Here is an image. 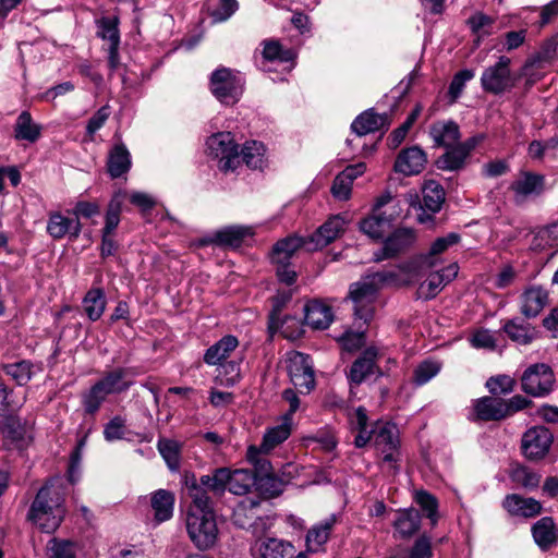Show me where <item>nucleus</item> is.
<instances>
[{
    "label": "nucleus",
    "instance_id": "1",
    "mask_svg": "<svg viewBox=\"0 0 558 558\" xmlns=\"http://www.w3.org/2000/svg\"><path fill=\"white\" fill-rule=\"evenodd\" d=\"M460 239V234L456 232L437 238L433 242L428 253L417 255L401 263L398 268L405 276L403 279H400L398 274L393 270H385L367 275L360 281L352 283L350 286L349 298L353 303L355 319L362 320L365 325L368 324L374 317V303L377 293L384 286L410 283L418 279L437 264V255L459 243Z\"/></svg>",
    "mask_w": 558,
    "mask_h": 558
},
{
    "label": "nucleus",
    "instance_id": "2",
    "mask_svg": "<svg viewBox=\"0 0 558 558\" xmlns=\"http://www.w3.org/2000/svg\"><path fill=\"white\" fill-rule=\"evenodd\" d=\"M66 513L63 494L53 485L43 486L32 506L27 518L45 533H53L62 523Z\"/></svg>",
    "mask_w": 558,
    "mask_h": 558
},
{
    "label": "nucleus",
    "instance_id": "3",
    "mask_svg": "<svg viewBox=\"0 0 558 558\" xmlns=\"http://www.w3.org/2000/svg\"><path fill=\"white\" fill-rule=\"evenodd\" d=\"M186 532L199 550L211 548L218 539L215 511L186 512Z\"/></svg>",
    "mask_w": 558,
    "mask_h": 558
},
{
    "label": "nucleus",
    "instance_id": "4",
    "mask_svg": "<svg viewBox=\"0 0 558 558\" xmlns=\"http://www.w3.org/2000/svg\"><path fill=\"white\" fill-rule=\"evenodd\" d=\"M510 65L511 59L500 56L495 64L485 68L481 76L482 89L495 96L511 92L517 85L518 77Z\"/></svg>",
    "mask_w": 558,
    "mask_h": 558
},
{
    "label": "nucleus",
    "instance_id": "5",
    "mask_svg": "<svg viewBox=\"0 0 558 558\" xmlns=\"http://www.w3.org/2000/svg\"><path fill=\"white\" fill-rule=\"evenodd\" d=\"M376 450L383 456L381 463L389 472L396 474L399 471V432L392 423H378L372 429Z\"/></svg>",
    "mask_w": 558,
    "mask_h": 558
},
{
    "label": "nucleus",
    "instance_id": "6",
    "mask_svg": "<svg viewBox=\"0 0 558 558\" xmlns=\"http://www.w3.org/2000/svg\"><path fill=\"white\" fill-rule=\"evenodd\" d=\"M243 85L244 82L239 73L228 68H219L210 76V90L225 105H233L240 99Z\"/></svg>",
    "mask_w": 558,
    "mask_h": 558
},
{
    "label": "nucleus",
    "instance_id": "7",
    "mask_svg": "<svg viewBox=\"0 0 558 558\" xmlns=\"http://www.w3.org/2000/svg\"><path fill=\"white\" fill-rule=\"evenodd\" d=\"M208 155L219 160L220 170L233 171L240 165L239 146L230 132H219L207 140Z\"/></svg>",
    "mask_w": 558,
    "mask_h": 558
},
{
    "label": "nucleus",
    "instance_id": "8",
    "mask_svg": "<svg viewBox=\"0 0 558 558\" xmlns=\"http://www.w3.org/2000/svg\"><path fill=\"white\" fill-rule=\"evenodd\" d=\"M555 376L551 368L544 363L529 366L521 376L522 390L533 397H544L554 387Z\"/></svg>",
    "mask_w": 558,
    "mask_h": 558
},
{
    "label": "nucleus",
    "instance_id": "9",
    "mask_svg": "<svg viewBox=\"0 0 558 558\" xmlns=\"http://www.w3.org/2000/svg\"><path fill=\"white\" fill-rule=\"evenodd\" d=\"M0 433L3 438V445L7 449H22L29 438L31 424L22 417L4 413L1 414Z\"/></svg>",
    "mask_w": 558,
    "mask_h": 558
},
{
    "label": "nucleus",
    "instance_id": "10",
    "mask_svg": "<svg viewBox=\"0 0 558 558\" xmlns=\"http://www.w3.org/2000/svg\"><path fill=\"white\" fill-rule=\"evenodd\" d=\"M415 232L410 228L395 230L385 241L381 248L374 252L373 260L380 263L385 259L397 257L415 242Z\"/></svg>",
    "mask_w": 558,
    "mask_h": 558
},
{
    "label": "nucleus",
    "instance_id": "11",
    "mask_svg": "<svg viewBox=\"0 0 558 558\" xmlns=\"http://www.w3.org/2000/svg\"><path fill=\"white\" fill-rule=\"evenodd\" d=\"M288 373L294 387L308 392L315 386L312 360L307 354L293 352L288 361Z\"/></svg>",
    "mask_w": 558,
    "mask_h": 558
},
{
    "label": "nucleus",
    "instance_id": "12",
    "mask_svg": "<svg viewBox=\"0 0 558 558\" xmlns=\"http://www.w3.org/2000/svg\"><path fill=\"white\" fill-rule=\"evenodd\" d=\"M553 442V434L544 426H534L526 430L522 438V451L530 460L545 457Z\"/></svg>",
    "mask_w": 558,
    "mask_h": 558
},
{
    "label": "nucleus",
    "instance_id": "13",
    "mask_svg": "<svg viewBox=\"0 0 558 558\" xmlns=\"http://www.w3.org/2000/svg\"><path fill=\"white\" fill-rule=\"evenodd\" d=\"M347 220L341 215L329 217L313 234L307 236L308 252L322 250L344 232Z\"/></svg>",
    "mask_w": 558,
    "mask_h": 558
},
{
    "label": "nucleus",
    "instance_id": "14",
    "mask_svg": "<svg viewBox=\"0 0 558 558\" xmlns=\"http://www.w3.org/2000/svg\"><path fill=\"white\" fill-rule=\"evenodd\" d=\"M379 351L376 347L366 348L361 355L352 363L348 378L355 385L362 384L369 375L378 373L381 375L377 366Z\"/></svg>",
    "mask_w": 558,
    "mask_h": 558
},
{
    "label": "nucleus",
    "instance_id": "15",
    "mask_svg": "<svg viewBox=\"0 0 558 558\" xmlns=\"http://www.w3.org/2000/svg\"><path fill=\"white\" fill-rule=\"evenodd\" d=\"M46 229L53 240L68 236L71 241H75L82 232V223L78 218L66 217L56 211L49 215Z\"/></svg>",
    "mask_w": 558,
    "mask_h": 558
},
{
    "label": "nucleus",
    "instance_id": "16",
    "mask_svg": "<svg viewBox=\"0 0 558 558\" xmlns=\"http://www.w3.org/2000/svg\"><path fill=\"white\" fill-rule=\"evenodd\" d=\"M458 264L452 263L440 271L430 272L427 279L422 282L418 288L420 296L425 300L435 298L446 284L451 282L458 276Z\"/></svg>",
    "mask_w": 558,
    "mask_h": 558
},
{
    "label": "nucleus",
    "instance_id": "17",
    "mask_svg": "<svg viewBox=\"0 0 558 558\" xmlns=\"http://www.w3.org/2000/svg\"><path fill=\"white\" fill-rule=\"evenodd\" d=\"M264 453L260 447L250 446L246 452V459L254 466V471L252 472L255 475L256 483L262 487L265 484L272 483L274 489L270 493L271 495H277L280 493V489L276 487V480L272 476V466Z\"/></svg>",
    "mask_w": 558,
    "mask_h": 558
},
{
    "label": "nucleus",
    "instance_id": "18",
    "mask_svg": "<svg viewBox=\"0 0 558 558\" xmlns=\"http://www.w3.org/2000/svg\"><path fill=\"white\" fill-rule=\"evenodd\" d=\"M260 504L262 499L258 496L242 499L233 509V523L241 529L255 527L257 522L262 521Z\"/></svg>",
    "mask_w": 558,
    "mask_h": 558
},
{
    "label": "nucleus",
    "instance_id": "19",
    "mask_svg": "<svg viewBox=\"0 0 558 558\" xmlns=\"http://www.w3.org/2000/svg\"><path fill=\"white\" fill-rule=\"evenodd\" d=\"M474 421H501L505 420V399L495 396H486L476 399L473 403Z\"/></svg>",
    "mask_w": 558,
    "mask_h": 558
},
{
    "label": "nucleus",
    "instance_id": "20",
    "mask_svg": "<svg viewBox=\"0 0 558 558\" xmlns=\"http://www.w3.org/2000/svg\"><path fill=\"white\" fill-rule=\"evenodd\" d=\"M253 235V229L247 226H228L214 232L204 243L221 246L239 247L243 240Z\"/></svg>",
    "mask_w": 558,
    "mask_h": 558
},
{
    "label": "nucleus",
    "instance_id": "21",
    "mask_svg": "<svg viewBox=\"0 0 558 558\" xmlns=\"http://www.w3.org/2000/svg\"><path fill=\"white\" fill-rule=\"evenodd\" d=\"M426 155L417 146L402 149L395 162V170L404 175L418 174L426 165Z\"/></svg>",
    "mask_w": 558,
    "mask_h": 558
},
{
    "label": "nucleus",
    "instance_id": "22",
    "mask_svg": "<svg viewBox=\"0 0 558 558\" xmlns=\"http://www.w3.org/2000/svg\"><path fill=\"white\" fill-rule=\"evenodd\" d=\"M390 124L387 113H376L373 109L365 110L357 116L351 124L352 131L357 136L387 130Z\"/></svg>",
    "mask_w": 558,
    "mask_h": 558
},
{
    "label": "nucleus",
    "instance_id": "23",
    "mask_svg": "<svg viewBox=\"0 0 558 558\" xmlns=\"http://www.w3.org/2000/svg\"><path fill=\"white\" fill-rule=\"evenodd\" d=\"M545 178L533 172H521L512 182L510 190L514 193L517 202H523L529 196L539 195L544 191Z\"/></svg>",
    "mask_w": 558,
    "mask_h": 558
},
{
    "label": "nucleus",
    "instance_id": "24",
    "mask_svg": "<svg viewBox=\"0 0 558 558\" xmlns=\"http://www.w3.org/2000/svg\"><path fill=\"white\" fill-rule=\"evenodd\" d=\"M365 169L366 166L363 162L348 166L335 178L331 186L332 196L339 201L349 199L351 196L353 181L363 174Z\"/></svg>",
    "mask_w": 558,
    "mask_h": 558
},
{
    "label": "nucleus",
    "instance_id": "25",
    "mask_svg": "<svg viewBox=\"0 0 558 558\" xmlns=\"http://www.w3.org/2000/svg\"><path fill=\"white\" fill-rule=\"evenodd\" d=\"M429 135L437 147H451L460 141V128L453 120L434 122L429 128Z\"/></svg>",
    "mask_w": 558,
    "mask_h": 558
},
{
    "label": "nucleus",
    "instance_id": "26",
    "mask_svg": "<svg viewBox=\"0 0 558 558\" xmlns=\"http://www.w3.org/2000/svg\"><path fill=\"white\" fill-rule=\"evenodd\" d=\"M338 521L337 514L332 513L323 521L313 525L306 533V547L310 553H318L328 542L330 533Z\"/></svg>",
    "mask_w": 558,
    "mask_h": 558
},
{
    "label": "nucleus",
    "instance_id": "27",
    "mask_svg": "<svg viewBox=\"0 0 558 558\" xmlns=\"http://www.w3.org/2000/svg\"><path fill=\"white\" fill-rule=\"evenodd\" d=\"M502 507L514 517L532 518L542 510L538 500L531 497H522L518 494L507 495L502 501Z\"/></svg>",
    "mask_w": 558,
    "mask_h": 558
},
{
    "label": "nucleus",
    "instance_id": "28",
    "mask_svg": "<svg viewBox=\"0 0 558 558\" xmlns=\"http://www.w3.org/2000/svg\"><path fill=\"white\" fill-rule=\"evenodd\" d=\"M132 166V158L129 149L122 143H116L108 154L107 169L112 179H118L128 173Z\"/></svg>",
    "mask_w": 558,
    "mask_h": 558
},
{
    "label": "nucleus",
    "instance_id": "29",
    "mask_svg": "<svg viewBox=\"0 0 558 558\" xmlns=\"http://www.w3.org/2000/svg\"><path fill=\"white\" fill-rule=\"evenodd\" d=\"M548 293L539 286L526 289L521 295V313L526 318L536 317L545 307Z\"/></svg>",
    "mask_w": 558,
    "mask_h": 558
},
{
    "label": "nucleus",
    "instance_id": "30",
    "mask_svg": "<svg viewBox=\"0 0 558 558\" xmlns=\"http://www.w3.org/2000/svg\"><path fill=\"white\" fill-rule=\"evenodd\" d=\"M185 486L192 500L187 512L214 511L213 501L208 496L209 490L202 485L201 481L197 482L194 475L186 476Z\"/></svg>",
    "mask_w": 558,
    "mask_h": 558
},
{
    "label": "nucleus",
    "instance_id": "31",
    "mask_svg": "<svg viewBox=\"0 0 558 558\" xmlns=\"http://www.w3.org/2000/svg\"><path fill=\"white\" fill-rule=\"evenodd\" d=\"M333 315L331 307L319 302L310 301L304 306L305 324L314 329H326L332 322Z\"/></svg>",
    "mask_w": 558,
    "mask_h": 558
},
{
    "label": "nucleus",
    "instance_id": "32",
    "mask_svg": "<svg viewBox=\"0 0 558 558\" xmlns=\"http://www.w3.org/2000/svg\"><path fill=\"white\" fill-rule=\"evenodd\" d=\"M130 373V368L116 367L106 372L104 376L97 380V384L105 389L108 395L121 393L133 385V381L128 379Z\"/></svg>",
    "mask_w": 558,
    "mask_h": 558
},
{
    "label": "nucleus",
    "instance_id": "33",
    "mask_svg": "<svg viewBox=\"0 0 558 558\" xmlns=\"http://www.w3.org/2000/svg\"><path fill=\"white\" fill-rule=\"evenodd\" d=\"M254 558H290L293 546L277 538H268L252 547Z\"/></svg>",
    "mask_w": 558,
    "mask_h": 558
},
{
    "label": "nucleus",
    "instance_id": "34",
    "mask_svg": "<svg viewBox=\"0 0 558 558\" xmlns=\"http://www.w3.org/2000/svg\"><path fill=\"white\" fill-rule=\"evenodd\" d=\"M300 248L308 251L307 236L290 235L286 239L278 241L272 248L271 259L272 263L290 262L295 252Z\"/></svg>",
    "mask_w": 558,
    "mask_h": 558
},
{
    "label": "nucleus",
    "instance_id": "35",
    "mask_svg": "<svg viewBox=\"0 0 558 558\" xmlns=\"http://www.w3.org/2000/svg\"><path fill=\"white\" fill-rule=\"evenodd\" d=\"M238 345L239 341L236 337L227 335L206 350L204 362L208 365L221 364L226 362Z\"/></svg>",
    "mask_w": 558,
    "mask_h": 558
},
{
    "label": "nucleus",
    "instance_id": "36",
    "mask_svg": "<svg viewBox=\"0 0 558 558\" xmlns=\"http://www.w3.org/2000/svg\"><path fill=\"white\" fill-rule=\"evenodd\" d=\"M392 223V217L385 213H374L360 222V230L373 240H381L389 231Z\"/></svg>",
    "mask_w": 558,
    "mask_h": 558
},
{
    "label": "nucleus",
    "instance_id": "37",
    "mask_svg": "<svg viewBox=\"0 0 558 558\" xmlns=\"http://www.w3.org/2000/svg\"><path fill=\"white\" fill-rule=\"evenodd\" d=\"M256 478L251 470L238 469L230 471L228 469V484L227 488L234 495H245L255 485Z\"/></svg>",
    "mask_w": 558,
    "mask_h": 558
},
{
    "label": "nucleus",
    "instance_id": "38",
    "mask_svg": "<svg viewBox=\"0 0 558 558\" xmlns=\"http://www.w3.org/2000/svg\"><path fill=\"white\" fill-rule=\"evenodd\" d=\"M41 135V126L33 121L28 111H22L14 124V137L19 141L35 143Z\"/></svg>",
    "mask_w": 558,
    "mask_h": 558
},
{
    "label": "nucleus",
    "instance_id": "39",
    "mask_svg": "<svg viewBox=\"0 0 558 558\" xmlns=\"http://www.w3.org/2000/svg\"><path fill=\"white\" fill-rule=\"evenodd\" d=\"M150 502L155 513V520L158 523L172 518L174 506V496L172 493L166 489H158L153 494Z\"/></svg>",
    "mask_w": 558,
    "mask_h": 558
},
{
    "label": "nucleus",
    "instance_id": "40",
    "mask_svg": "<svg viewBox=\"0 0 558 558\" xmlns=\"http://www.w3.org/2000/svg\"><path fill=\"white\" fill-rule=\"evenodd\" d=\"M532 534L538 547L547 550L557 541L554 520L550 517L539 519L532 526Z\"/></svg>",
    "mask_w": 558,
    "mask_h": 558
},
{
    "label": "nucleus",
    "instance_id": "41",
    "mask_svg": "<svg viewBox=\"0 0 558 558\" xmlns=\"http://www.w3.org/2000/svg\"><path fill=\"white\" fill-rule=\"evenodd\" d=\"M106 305V294L100 288L88 290L83 299L84 312L92 322H97L102 316Z\"/></svg>",
    "mask_w": 558,
    "mask_h": 558
},
{
    "label": "nucleus",
    "instance_id": "42",
    "mask_svg": "<svg viewBox=\"0 0 558 558\" xmlns=\"http://www.w3.org/2000/svg\"><path fill=\"white\" fill-rule=\"evenodd\" d=\"M420 525L421 514L413 508L399 510L393 522V526L401 537H410L420 529Z\"/></svg>",
    "mask_w": 558,
    "mask_h": 558
},
{
    "label": "nucleus",
    "instance_id": "43",
    "mask_svg": "<svg viewBox=\"0 0 558 558\" xmlns=\"http://www.w3.org/2000/svg\"><path fill=\"white\" fill-rule=\"evenodd\" d=\"M502 330L513 342L519 344H529L534 339V329L529 323L520 318L507 320L502 326Z\"/></svg>",
    "mask_w": 558,
    "mask_h": 558
},
{
    "label": "nucleus",
    "instance_id": "44",
    "mask_svg": "<svg viewBox=\"0 0 558 558\" xmlns=\"http://www.w3.org/2000/svg\"><path fill=\"white\" fill-rule=\"evenodd\" d=\"M423 206L435 214L441 209L445 202V190L440 183L434 180L426 181L422 189Z\"/></svg>",
    "mask_w": 558,
    "mask_h": 558
},
{
    "label": "nucleus",
    "instance_id": "45",
    "mask_svg": "<svg viewBox=\"0 0 558 558\" xmlns=\"http://www.w3.org/2000/svg\"><path fill=\"white\" fill-rule=\"evenodd\" d=\"M291 434V421L283 418L282 423L274 426L265 433L260 449L263 452L268 453L275 449L278 445L282 444L289 438Z\"/></svg>",
    "mask_w": 558,
    "mask_h": 558
},
{
    "label": "nucleus",
    "instance_id": "46",
    "mask_svg": "<svg viewBox=\"0 0 558 558\" xmlns=\"http://www.w3.org/2000/svg\"><path fill=\"white\" fill-rule=\"evenodd\" d=\"M447 150L437 160L436 166L440 170L458 171L465 165L468 156L454 144L451 147H445Z\"/></svg>",
    "mask_w": 558,
    "mask_h": 558
},
{
    "label": "nucleus",
    "instance_id": "47",
    "mask_svg": "<svg viewBox=\"0 0 558 558\" xmlns=\"http://www.w3.org/2000/svg\"><path fill=\"white\" fill-rule=\"evenodd\" d=\"M239 155L240 162L243 161L248 168L258 169L264 162L265 146L257 141L246 142Z\"/></svg>",
    "mask_w": 558,
    "mask_h": 558
},
{
    "label": "nucleus",
    "instance_id": "48",
    "mask_svg": "<svg viewBox=\"0 0 558 558\" xmlns=\"http://www.w3.org/2000/svg\"><path fill=\"white\" fill-rule=\"evenodd\" d=\"M432 556L430 538L422 535L415 541L409 551L400 548L395 550L388 558H432Z\"/></svg>",
    "mask_w": 558,
    "mask_h": 558
},
{
    "label": "nucleus",
    "instance_id": "49",
    "mask_svg": "<svg viewBox=\"0 0 558 558\" xmlns=\"http://www.w3.org/2000/svg\"><path fill=\"white\" fill-rule=\"evenodd\" d=\"M4 373L19 386L26 385L34 375V365L29 361H20L3 365Z\"/></svg>",
    "mask_w": 558,
    "mask_h": 558
},
{
    "label": "nucleus",
    "instance_id": "50",
    "mask_svg": "<svg viewBox=\"0 0 558 558\" xmlns=\"http://www.w3.org/2000/svg\"><path fill=\"white\" fill-rule=\"evenodd\" d=\"M126 197V192L119 190L117 191L107 207L105 215V226L109 229H117L120 223V215L122 211V206Z\"/></svg>",
    "mask_w": 558,
    "mask_h": 558
},
{
    "label": "nucleus",
    "instance_id": "51",
    "mask_svg": "<svg viewBox=\"0 0 558 558\" xmlns=\"http://www.w3.org/2000/svg\"><path fill=\"white\" fill-rule=\"evenodd\" d=\"M466 24L472 31V33L476 36L475 43L476 46H478L484 37L489 36L492 34L494 19L482 12H476L475 14L468 19Z\"/></svg>",
    "mask_w": 558,
    "mask_h": 558
},
{
    "label": "nucleus",
    "instance_id": "52",
    "mask_svg": "<svg viewBox=\"0 0 558 558\" xmlns=\"http://www.w3.org/2000/svg\"><path fill=\"white\" fill-rule=\"evenodd\" d=\"M510 478L513 483L529 490L537 488L541 482V475L524 465L513 468L510 473Z\"/></svg>",
    "mask_w": 558,
    "mask_h": 558
},
{
    "label": "nucleus",
    "instance_id": "53",
    "mask_svg": "<svg viewBox=\"0 0 558 558\" xmlns=\"http://www.w3.org/2000/svg\"><path fill=\"white\" fill-rule=\"evenodd\" d=\"M263 57L268 61L292 62L295 58L293 49H283L277 40H265L263 43Z\"/></svg>",
    "mask_w": 558,
    "mask_h": 558
},
{
    "label": "nucleus",
    "instance_id": "54",
    "mask_svg": "<svg viewBox=\"0 0 558 558\" xmlns=\"http://www.w3.org/2000/svg\"><path fill=\"white\" fill-rule=\"evenodd\" d=\"M109 395L102 389L97 381L82 397V403L85 413L94 415L100 409L101 404Z\"/></svg>",
    "mask_w": 558,
    "mask_h": 558
},
{
    "label": "nucleus",
    "instance_id": "55",
    "mask_svg": "<svg viewBox=\"0 0 558 558\" xmlns=\"http://www.w3.org/2000/svg\"><path fill=\"white\" fill-rule=\"evenodd\" d=\"M158 451L171 471H178L180 468V445L170 439H160L158 441Z\"/></svg>",
    "mask_w": 558,
    "mask_h": 558
},
{
    "label": "nucleus",
    "instance_id": "56",
    "mask_svg": "<svg viewBox=\"0 0 558 558\" xmlns=\"http://www.w3.org/2000/svg\"><path fill=\"white\" fill-rule=\"evenodd\" d=\"M199 480L202 485H204L210 493L221 495L227 489L228 469H217L211 475H203Z\"/></svg>",
    "mask_w": 558,
    "mask_h": 558
},
{
    "label": "nucleus",
    "instance_id": "57",
    "mask_svg": "<svg viewBox=\"0 0 558 558\" xmlns=\"http://www.w3.org/2000/svg\"><path fill=\"white\" fill-rule=\"evenodd\" d=\"M218 374L216 380L220 385L232 387L240 379V363L236 361H227L218 364Z\"/></svg>",
    "mask_w": 558,
    "mask_h": 558
},
{
    "label": "nucleus",
    "instance_id": "58",
    "mask_svg": "<svg viewBox=\"0 0 558 558\" xmlns=\"http://www.w3.org/2000/svg\"><path fill=\"white\" fill-rule=\"evenodd\" d=\"M441 365L436 361L426 360L420 363L413 372V383L423 386L440 372Z\"/></svg>",
    "mask_w": 558,
    "mask_h": 558
},
{
    "label": "nucleus",
    "instance_id": "59",
    "mask_svg": "<svg viewBox=\"0 0 558 558\" xmlns=\"http://www.w3.org/2000/svg\"><path fill=\"white\" fill-rule=\"evenodd\" d=\"M98 36L110 43V46H119L120 36L118 20L116 17H101L98 22Z\"/></svg>",
    "mask_w": 558,
    "mask_h": 558
},
{
    "label": "nucleus",
    "instance_id": "60",
    "mask_svg": "<svg viewBox=\"0 0 558 558\" xmlns=\"http://www.w3.org/2000/svg\"><path fill=\"white\" fill-rule=\"evenodd\" d=\"M47 550L51 558H75V544L69 539L52 538Z\"/></svg>",
    "mask_w": 558,
    "mask_h": 558
},
{
    "label": "nucleus",
    "instance_id": "61",
    "mask_svg": "<svg viewBox=\"0 0 558 558\" xmlns=\"http://www.w3.org/2000/svg\"><path fill=\"white\" fill-rule=\"evenodd\" d=\"M415 500L422 508L426 518L430 520L432 525H436L438 521V502L437 499L429 493L422 490L416 493Z\"/></svg>",
    "mask_w": 558,
    "mask_h": 558
},
{
    "label": "nucleus",
    "instance_id": "62",
    "mask_svg": "<svg viewBox=\"0 0 558 558\" xmlns=\"http://www.w3.org/2000/svg\"><path fill=\"white\" fill-rule=\"evenodd\" d=\"M514 379L508 375L490 377L486 381V388L494 396L511 393L514 390Z\"/></svg>",
    "mask_w": 558,
    "mask_h": 558
},
{
    "label": "nucleus",
    "instance_id": "63",
    "mask_svg": "<svg viewBox=\"0 0 558 558\" xmlns=\"http://www.w3.org/2000/svg\"><path fill=\"white\" fill-rule=\"evenodd\" d=\"M473 77H474V71L469 70V69L461 70L454 74V76L452 77V80L450 82L449 89H448V94L451 98V102L457 101V99L461 96L466 82H469Z\"/></svg>",
    "mask_w": 558,
    "mask_h": 558
},
{
    "label": "nucleus",
    "instance_id": "64",
    "mask_svg": "<svg viewBox=\"0 0 558 558\" xmlns=\"http://www.w3.org/2000/svg\"><path fill=\"white\" fill-rule=\"evenodd\" d=\"M125 418L120 415L112 417L104 427V437L107 441H116L124 438Z\"/></svg>",
    "mask_w": 558,
    "mask_h": 558
}]
</instances>
